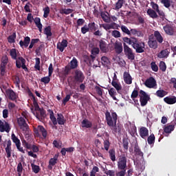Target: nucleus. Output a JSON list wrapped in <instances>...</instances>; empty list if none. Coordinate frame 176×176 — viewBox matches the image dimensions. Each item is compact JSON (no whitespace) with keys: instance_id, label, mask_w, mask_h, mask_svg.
Returning a JSON list of instances; mask_svg holds the SVG:
<instances>
[{"instance_id":"nucleus-34","label":"nucleus","mask_w":176,"mask_h":176,"mask_svg":"<svg viewBox=\"0 0 176 176\" xmlns=\"http://www.w3.org/2000/svg\"><path fill=\"white\" fill-rule=\"evenodd\" d=\"M30 96L32 97L33 98V104L35 109V111H41L42 109L39 108V104H38V102L36 101V99L35 98V96H34V94L32 92L30 94Z\"/></svg>"},{"instance_id":"nucleus-24","label":"nucleus","mask_w":176,"mask_h":176,"mask_svg":"<svg viewBox=\"0 0 176 176\" xmlns=\"http://www.w3.org/2000/svg\"><path fill=\"white\" fill-rule=\"evenodd\" d=\"M164 30L167 35H174V28H172L169 24L166 25L163 27Z\"/></svg>"},{"instance_id":"nucleus-59","label":"nucleus","mask_w":176,"mask_h":176,"mask_svg":"<svg viewBox=\"0 0 176 176\" xmlns=\"http://www.w3.org/2000/svg\"><path fill=\"white\" fill-rule=\"evenodd\" d=\"M161 3H162V5L167 8L171 6V1H170V0H161Z\"/></svg>"},{"instance_id":"nucleus-32","label":"nucleus","mask_w":176,"mask_h":176,"mask_svg":"<svg viewBox=\"0 0 176 176\" xmlns=\"http://www.w3.org/2000/svg\"><path fill=\"white\" fill-rule=\"evenodd\" d=\"M34 23L36 24V26L37 28H38L39 32H42V28H43V25L41 23V18L36 17L34 20Z\"/></svg>"},{"instance_id":"nucleus-22","label":"nucleus","mask_w":176,"mask_h":176,"mask_svg":"<svg viewBox=\"0 0 176 176\" xmlns=\"http://www.w3.org/2000/svg\"><path fill=\"white\" fill-rule=\"evenodd\" d=\"M164 102L168 104V105H173V104L176 103V97L175 96H167L164 98Z\"/></svg>"},{"instance_id":"nucleus-27","label":"nucleus","mask_w":176,"mask_h":176,"mask_svg":"<svg viewBox=\"0 0 176 176\" xmlns=\"http://www.w3.org/2000/svg\"><path fill=\"white\" fill-rule=\"evenodd\" d=\"M99 46L101 52H103V53H107V52H108V47H107V42H105L104 40H100L99 41Z\"/></svg>"},{"instance_id":"nucleus-19","label":"nucleus","mask_w":176,"mask_h":176,"mask_svg":"<svg viewBox=\"0 0 176 176\" xmlns=\"http://www.w3.org/2000/svg\"><path fill=\"white\" fill-rule=\"evenodd\" d=\"M124 81L126 85H131L133 83V79L129 72H125L123 75Z\"/></svg>"},{"instance_id":"nucleus-30","label":"nucleus","mask_w":176,"mask_h":176,"mask_svg":"<svg viewBox=\"0 0 176 176\" xmlns=\"http://www.w3.org/2000/svg\"><path fill=\"white\" fill-rule=\"evenodd\" d=\"M44 34H45V35L47 36V40L50 41V39H51L50 36H52V35H53V34L52 33V27L47 26L46 28H45Z\"/></svg>"},{"instance_id":"nucleus-42","label":"nucleus","mask_w":176,"mask_h":176,"mask_svg":"<svg viewBox=\"0 0 176 176\" xmlns=\"http://www.w3.org/2000/svg\"><path fill=\"white\" fill-rule=\"evenodd\" d=\"M131 35H137V36H142V32L137 30V29H131Z\"/></svg>"},{"instance_id":"nucleus-52","label":"nucleus","mask_w":176,"mask_h":176,"mask_svg":"<svg viewBox=\"0 0 176 176\" xmlns=\"http://www.w3.org/2000/svg\"><path fill=\"white\" fill-rule=\"evenodd\" d=\"M72 12H74V10L71 9V8H67V9H62L60 11V13L61 14H70V13H72Z\"/></svg>"},{"instance_id":"nucleus-39","label":"nucleus","mask_w":176,"mask_h":176,"mask_svg":"<svg viewBox=\"0 0 176 176\" xmlns=\"http://www.w3.org/2000/svg\"><path fill=\"white\" fill-rule=\"evenodd\" d=\"M109 155L112 162L116 161V156L115 155V150L113 148H111L109 151Z\"/></svg>"},{"instance_id":"nucleus-17","label":"nucleus","mask_w":176,"mask_h":176,"mask_svg":"<svg viewBox=\"0 0 176 176\" xmlns=\"http://www.w3.org/2000/svg\"><path fill=\"white\" fill-rule=\"evenodd\" d=\"M148 45L151 49H156L157 47V41H156V38L155 37H149Z\"/></svg>"},{"instance_id":"nucleus-15","label":"nucleus","mask_w":176,"mask_h":176,"mask_svg":"<svg viewBox=\"0 0 176 176\" xmlns=\"http://www.w3.org/2000/svg\"><path fill=\"white\" fill-rule=\"evenodd\" d=\"M115 52L117 54H120L123 52V45L122 42L116 41L113 44Z\"/></svg>"},{"instance_id":"nucleus-50","label":"nucleus","mask_w":176,"mask_h":176,"mask_svg":"<svg viewBox=\"0 0 176 176\" xmlns=\"http://www.w3.org/2000/svg\"><path fill=\"white\" fill-rule=\"evenodd\" d=\"M122 145L124 151H129V139L124 138L122 140Z\"/></svg>"},{"instance_id":"nucleus-61","label":"nucleus","mask_w":176,"mask_h":176,"mask_svg":"<svg viewBox=\"0 0 176 176\" xmlns=\"http://www.w3.org/2000/svg\"><path fill=\"white\" fill-rule=\"evenodd\" d=\"M0 75L5 76L6 75V66L0 65Z\"/></svg>"},{"instance_id":"nucleus-2","label":"nucleus","mask_w":176,"mask_h":176,"mask_svg":"<svg viewBox=\"0 0 176 176\" xmlns=\"http://www.w3.org/2000/svg\"><path fill=\"white\" fill-rule=\"evenodd\" d=\"M47 112L50 113V118L52 120L54 126H56L57 123L60 125H63L65 123V120H64V116H63V114L58 113V118L56 119L54 116V112H53V110L48 109Z\"/></svg>"},{"instance_id":"nucleus-14","label":"nucleus","mask_w":176,"mask_h":176,"mask_svg":"<svg viewBox=\"0 0 176 176\" xmlns=\"http://www.w3.org/2000/svg\"><path fill=\"white\" fill-rule=\"evenodd\" d=\"M39 131L40 133H41L44 138H46L47 137V131H46L43 126L39 125L38 126V129L34 130V133L37 135H39Z\"/></svg>"},{"instance_id":"nucleus-55","label":"nucleus","mask_w":176,"mask_h":176,"mask_svg":"<svg viewBox=\"0 0 176 176\" xmlns=\"http://www.w3.org/2000/svg\"><path fill=\"white\" fill-rule=\"evenodd\" d=\"M41 82L45 85L49 84L50 82V76H49V74L48 76L41 78Z\"/></svg>"},{"instance_id":"nucleus-44","label":"nucleus","mask_w":176,"mask_h":176,"mask_svg":"<svg viewBox=\"0 0 176 176\" xmlns=\"http://www.w3.org/2000/svg\"><path fill=\"white\" fill-rule=\"evenodd\" d=\"M88 27L89 28L90 31H97L98 28V25H96V23L92 22L88 24Z\"/></svg>"},{"instance_id":"nucleus-1","label":"nucleus","mask_w":176,"mask_h":176,"mask_svg":"<svg viewBox=\"0 0 176 176\" xmlns=\"http://www.w3.org/2000/svg\"><path fill=\"white\" fill-rule=\"evenodd\" d=\"M105 118L106 122L108 126L111 127V130H113L114 133H120V126H116L118 122V114H116V112H112L111 116V113L107 111L105 112Z\"/></svg>"},{"instance_id":"nucleus-45","label":"nucleus","mask_w":176,"mask_h":176,"mask_svg":"<svg viewBox=\"0 0 176 176\" xmlns=\"http://www.w3.org/2000/svg\"><path fill=\"white\" fill-rule=\"evenodd\" d=\"M123 41L126 43H129V45H131V46H133L134 41H135V38H129L128 37H124Z\"/></svg>"},{"instance_id":"nucleus-31","label":"nucleus","mask_w":176,"mask_h":176,"mask_svg":"<svg viewBox=\"0 0 176 176\" xmlns=\"http://www.w3.org/2000/svg\"><path fill=\"white\" fill-rule=\"evenodd\" d=\"M154 37L158 43H163V36H162L159 31L154 32Z\"/></svg>"},{"instance_id":"nucleus-43","label":"nucleus","mask_w":176,"mask_h":176,"mask_svg":"<svg viewBox=\"0 0 176 176\" xmlns=\"http://www.w3.org/2000/svg\"><path fill=\"white\" fill-rule=\"evenodd\" d=\"M11 140H12V142H14V144H15V145H17V144L21 143L20 142L19 138H17L16 136V135H14V133H12V135H11Z\"/></svg>"},{"instance_id":"nucleus-58","label":"nucleus","mask_w":176,"mask_h":176,"mask_svg":"<svg viewBox=\"0 0 176 176\" xmlns=\"http://www.w3.org/2000/svg\"><path fill=\"white\" fill-rule=\"evenodd\" d=\"M99 53H100V49H98V47H94L91 50V56H94L96 60V58L97 57V54H98Z\"/></svg>"},{"instance_id":"nucleus-18","label":"nucleus","mask_w":176,"mask_h":176,"mask_svg":"<svg viewBox=\"0 0 176 176\" xmlns=\"http://www.w3.org/2000/svg\"><path fill=\"white\" fill-rule=\"evenodd\" d=\"M84 58V63H86V64H88V65H91L96 60L94 56H89V55H85L83 56Z\"/></svg>"},{"instance_id":"nucleus-20","label":"nucleus","mask_w":176,"mask_h":176,"mask_svg":"<svg viewBox=\"0 0 176 176\" xmlns=\"http://www.w3.org/2000/svg\"><path fill=\"white\" fill-rule=\"evenodd\" d=\"M82 129H91L93 127V122L87 119H84L81 122Z\"/></svg>"},{"instance_id":"nucleus-21","label":"nucleus","mask_w":176,"mask_h":176,"mask_svg":"<svg viewBox=\"0 0 176 176\" xmlns=\"http://www.w3.org/2000/svg\"><path fill=\"white\" fill-rule=\"evenodd\" d=\"M30 42H31V38H30V36H26L24 38L23 41V40H21L19 41V45L21 47H27L30 45Z\"/></svg>"},{"instance_id":"nucleus-23","label":"nucleus","mask_w":176,"mask_h":176,"mask_svg":"<svg viewBox=\"0 0 176 176\" xmlns=\"http://www.w3.org/2000/svg\"><path fill=\"white\" fill-rule=\"evenodd\" d=\"M111 85L113 87L115 88V90L117 91V93H118V94H120V93L122 92V85L120 84V82H118V81H112Z\"/></svg>"},{"instance_id":"nucleus-57","label":"nucleus","mask_w":176,"mask_h":176,"mask_svg":"<svg viewBox=\"0 0 176 176\" xmlns=\"http://www.w3.org/2000/svg\"><path fill=\"white\" fill-rule=\"evenodd\" d=\"M150 5L153 9V10H155V12H158L159 10V5H157V3H155L154 1H151L150 3Z\"/></svg>"},{"instance_id":"nucleus-53","label":"nucleus","mask_w":176,"mask_h":176,"mask_svg":"<svg viewBox=\"0 0 176 176\" xmlns=\"http://www.w3.org/2000/svg\"><path fill=\"white\" fill-rule=\"evenodd\" d=\"M14 39H16V32L12 33V34L9 36L8 38L9 43H14Z\"/></svg>"},{"instance_id":"nucleus-35","label":"nucleus","mask_w":176,"mask_h":176,"mask_svg":"<svg viewBox=\"0 0 176 176\" xmlns=\"http://www.w3.org/2000/svg\"><path fill=\"white\" fill-rule=\"evenodd\" d=\"M57 164V158H51L49 161V165L47 166L49 170H53V166Z\"/></svg>"},{"instance_id":"nucleus-25","label":"nucleus","mask_w":176,"mask_h":176,"mask_svg":"<svg viewBox=\"0 0 176 176\" xmlns=\"http://www.w3.org/2000/svg\"><path fill=\"white\" fill-rule=\"evenodd\" d=\"M124 0H118L113 6V9L114 10H119V9H122L123 5H124Z\"/></svg>"},{"instance_id":"nucleus-29","label":"nucleus","mask_w":176,"mask_h":176,"mask_svg":"<svg viewBox=\"0 0 176 176\" xmlns=\"http://www.w3.org/2000/svg\"><path fill=\"white\" fill-rule=\"evenodd\" d=\"M109 94L114 101H119L118 98H116V96H118V93L116 92V89L115 88H111L109 89Z\"/></svg>"},{"instance_id":"nucleus-48","label":"nucleus","mask_w":176,"mask_h":176,"mask_svg":"<svg viewBox=\"0 0 176 176\" xmlns=\"http://www.w3.org/2000/svg\"><path fill=\"white\" fill-rule=\"evenodd\" d=\"M10 56H11V57L13 60H17V52L16 51V49L10 50Z\"/></svg>"},{"instance_id":"nucleus-6","label":"nucleus","mask_w":176,"mask_h":176,"mask_svg":"<svg viewBox=\"0 0 176 176\" xmlns=\"http://www.w3.org/2000/svg\"><path fill=\"white\" fill-rule=\"evenodd\" d=\"M17 123L19 126V128L22 131H25V133H27L30 130V126H28V124H27V122L25 121V118L24 117H19L17 118Z\"/></svg>"},{"instance_id":"nucleus-63","label":"nucleus","mask_w":176,"mask_h":176,"mask_svg":"<svg viewBox=\"0 0 176 176\" xmlns=\"http://www.w3.org/2000/svg\"><path fill=\"white\" fill-rule=\"evenodd\" d=\"M39 38H32L30 42V45H29V49H32L34 47V45L38 43L39 42Z\"/></svg>"},{"instance_id":"nucleus-40","label":"nucleus","mask_w":176,"mask_h":176,"mask_svg":"<svg viewBox=\"0 0 176 176\" xmlns=\"http://www.w3.org/2000/svg\"><path fill=\"white\" fill-rule=\"evenodd\" d=\"M156 96L157 97H160V98H163V97H164V96H167V91L162 89V90H157L156 91Z\"/></svg>"},{"instance_id":"nucleus-36","label":"nucleus","mask_w":176,"mask_h":176,"mask_svg":"<svg viewBox=\"0 0 176 176\" xmlns=\"http://www.w3.org/2000/svg\"><path fill=\"white\" fill-rule=\"evenodd\" d=\"M134 152L135 155H138V156H140L141 157H144V153L141 151V148H140V146L138 144H135L134 146Z\"/></svg>"},{"instance_id":"nucleus-5","label":"nucleus","mask_w":176,"mask_h":176,"mask_svg":"<svg viewBox=\"0 0 176 176\" xmlns=\"http://www.w3.org/2000/svg\"><path fill=\"white\" fill-rule=\"evenodd\" d=\"M74 83H83V80H85V74L83 72L79 69H76L74 71Z\"/></svg>"},{"instance_id":"nucleus-9","label":"nucleus","mask_w":176,"mask_h":176,"mask_svg":"<svg viewBox=\"0 0 176 176\" xmlns=\"http://www.w3.org/2000/svg\"><path fill=\"white\" fill-rule=\"evenodd\" d=\"M5 131L6 133H9V131H10V125L8 122L0 120V132L3 133Z\"/></svg>"},{"instance_id":"nucleus-49","label":"nucleus","mask_w":176,"mask_h":176,"mask_svg":"<svg viewBox=\"0 0 176 176\" xmlns=\"http://www.w3.org/2000/svg\"><path fill=\"white\" fill-rule=\"evenodd\" d=\"M159 68L162 72H166V69H167V65H166V63H164V61H161L159 65Z\"/></svg>"},{"instance_id":"nucleus-51","label":"nucleus","mask_w":176,"mask_h":176,"mask_svg":"<svg viewBox=\"0 0 176 176\" xmlns=\"http://www.w3.org/2000/svg\"><path fill=\"white\" fill-rule=\"evenodd\" d=\"M31 166H32V170L33 173H34L35 174H38V173L41 171V168L39 167V166L35 165L34 164H32Z\"/></svg>"},{"instance_id":"nucleus-3","label":"nucleus","mask_w":176,"mask_h":176,"mask_svg":"<svg viewBox=\"0 0 176 176\" xmlns=\"http://www.w3.org/2000/svg\"><path fill=\"white\" fill-rule=\"evenodd\" d=\"M117 166L118 170L127 169V157H126L125 154H122L118 157Z\"/></svg>"},{"instance_id":"nucleus-62","label":"nucleus","mask_w":176,"mask_h":176,"mask_svg":"<svg viewBox=\"0 0 176 176\" xmlns=\"http://www.w3.org/2000/svg\"><path fill=\"white\" fill-rule=\"evenodd\" d=\"M111 35L114 38H120L122 36V34H120V32L118 30H113L111 32Z\"/></svg>"},{"instance_id":"nucleus-28","label":"nucleus","mask_w":176,"mask_h":176,"mask_svg":"<svg viewBox=\"0 0 176 176\" xmlns=\"http://www.w3.org/2000/svg\"><path fill=\"white\" fill-rule=\"evenodd\" d=\"M109 14V13H108V12L102 11L100 12L101 18L102 19L103 21H104V23H109V21H111V18H109L108 16Z\"/></svg>"},{"instance_id":"nucleus-56","label":"nucleus","mask_w":176,"mask_h":176,"mask_svg":"<svg viewBox=\"0 0 176 176\" xmlns=\"http://www.w3.org/2000/svg\"><path fill=\"white\" fill-rule=\"evenodd\" d=\"M101 61L102 65H104V67L109 64V59L107 56H102Z\"/></svg>"},{"instance_id":"nucleus-4","label":"nucleus","mask_w":176,"mask_h":176,"mask_svg":"<svg viewBox=\"0 0 176 176\" xmlns=\"http://www.w3.org/2000/svg\"><path fill=\"white\" fill-rule=\"evenodd\" d=\"M132 47L135 49L136 53H144L145 52V43L139 41L138 39L135 38V41L132 44Z\"/></svg>"},{"instance_id":"nucleus-7","label":"nucleus","mask_w":176,"mask_h":176,"mask_svg":"<svg viewBox=\"0 0 176 176\" xmlns=\"http://www.w3.org/2000/svg\"><path fill=\"white\" fill-rule=\"evenodd\" d=\"M140 101L141 107H145L148 104V101L151 100V96L143 90L140 91Z\"/></svg>"},{"instance_id":"nucleus-16","label":"nucleus","mask_w":176,"mask_h":176,"mask_svg":"<svg viewBox=\"0 0 176 176\" xmlns=\"http://www.w3.org/2000/svg\"><path fill=\"white\" fill-rule=\"evenodd\" d=\"M139 134L143 140H146V137L149 135V130L145 126H142L139 130Z\"/></svg>"},{"instance_id":"nucleus-38","label":"nucleus","mask_w":176,"mask_h":176,"mask_svg":"<svg viewBox=\"0 0 176 176\" xmlns=\"http://www.w3.org/2000/svg\"><path fill=\"white\" fill-rule=\"evenodd\" d=\"M70 68L72 69H76V68H78V60L76 58L74 57L70 61Z\"/></svg>"},{"instance_id":"nucleus-26","label":"nucleus","mask_w":176,"mask_h":176,"mask_svg":"<svg viewBox=\"0 0 176 176\" xmlns=\"http://www.w3.org/2000/svg\"><path fill=\"white\" fill-rule=\"evenodd\" d=\"M146 13L148 16H149V17H151V19H157V17H159V15H157V12L155 10H153L152 8L148 9Z\"/></svg>"},{"instance_id":"nucleus-41","label":"nucleus","mask_w":176,"mask_h":176,"mask_svg":"<svg viewBox=\"0 0 176 176\" xmlns=\"http://www.w3.org/2000/svg\"><path fill=\"white\" fill-rule=\"evenodd\" d=\"M174 131V125H168L165 126L164 129V131L166 134H170V133H171V131Z\"/></svg>"},{"instance_id":"nucleus-12","label":"nucleus","mask_w":176,"mask_h":176,"mask_svg":"<svg viewBox=\"0 0 176 176\" xmlns=\"http://www.w3.org/2000/svg\"><path fill=\"white\" fill-rule=\"evenodd\" d=\"M6 95L8 97L11 101H16L17 100V94L12 89H8L6 90Z\"/></svg>"},{"instance_id":"nucleus-10","label":"nucleus","mask_w":176,"mask_h":176,"mask_svg":"<svg viewBox=\"0 0 176 176\" xmlns=\"http://www.w3.org/2000/svg\"><path fill=\"white\" fill-rule=\"evenodd\" d=\"M144 85L148 89H153L156 86V80L153 77H149L146 80Z\"/></svg>"},{"instance_id":"nucleus-47","label":"nucleus","mask_w":176,"mask_h":176,"mask_svg":"<svg viewBox=\"0 0 176 176\" xmlns=\"http://www.w3.org/2000/svg\"><path fill=\"white\" fill-rule=\"evenodd\" d=\"M46 118V111L45 109H41L40 111V117H37L38 120H45V118Z\"/></svg>"},{"instance_id":"nucleus-60","label":"nucleus","mask_w":176,"mask_h":176,"mask_svg":"<svg viewBox=\"0 0 176 176\" xmlns=\"http://www.w3.org/2000/svg\"><path fill=\"white\" fill-rule=\"evenodd\" d=\"M151 67L152 71L154 72H157V71H159V67L156 65V62H151Z\"/></svg>"},{"instance_id":"nucleus-37","label":"nucleus","mask_w":176,"mask_h":176,"mask_svg":"<svg viewBox=\"0 0 176 176\" xmlns=\"http://www.w3.org/2000/svg\"><path fill=\"white\" fill-rule=\"evenodd\" d=\"M155 140H156V138L155 137V134L151 133L147 138V142H148V145H153L155 144Z\"/></svg>"},{"instance_id":"nucleus-64","label":"nucleus","mask_w":176,"mask_h":176,"mask_svg":"<svg viewBox=\"0 0 176 176\" xmlns=\"http://www.w3.org/2000/svg\"><path fill=\"white\" fill-rule=\"evenodd\" d=\"M121 30L124 34H126V35H131L130 30L126 26L122 25L121 26Z\"/></svg>"},{"instance_id":"nucleus-13","label":"nucleus","mask_w":176,"mask_h":176,"mask_svg":"<svg viewBox=\"0 0 176 176\" xmlns=\"http://www.w3.org/2000/svg\"><path fill=\"white\" fill-rule=\"evenodd\" d=\"M68 46V41L66 39H63L61 42H58L56 45V49L59 50L61 53L64 52L65 47Z\"/></svg>"},{"instance_id":"nucleus-54","label":"nucleus","mask_w":176,"mask_h":176,"mask_svg":"<svg viewBox=\"0 0 176 176\" xmlns=\"http://www.w3.org/2000/svg\"><path fill=\"white\" fill-rule=\"evenodd\" d=\"M34 68L35 69H37V71H41V58H36Z\"/></svg>"},{"instance_id":"nucleus-11","label":"nucleus","mask_w":176,"mask_h":176,"mask_svg":"<svg viewBox=\"0 0 176 176\" xmlns=\"http://www.w3.org/2000/svg\"><path fill=\"white\" fill-rule=\"evenodd\" d=\"M16 68H23V69H28L27 66L25 65V59L22 56L18 57L17 60H16Z\"/></svg>"},{"instance_id":"nucleus-33","label":"nucleus","mask_w":176,"mask_h":176,"mask_svg":"<svg viewBox=\"0 0 176 176\" xmlns=\"http://www.w3.org/2000/svg\"><path fill=\"white\" fill-rule=\"evenodd\" d=\"M168 54H170L168 50H163L158 54V57L159 58H167Z\"/></svg>"},{"instance_id":"nucleus-46","label":"nucleus","mask_w":176,"mask_h":176,"mask_svg":"<svg viewBox=\"0 0 176 176\" xmlns=\"http://www.w3.org/2000/svg\"><path fill=\"white\" fill-rule=\"evenodd\" d=\"M8 63H9V58H8V56L5 55V56H2L1 63L0 65L6 67V65H8Z\"/></svg>"},{"instance_id":"nucleus-8","label":"nucleus","mask_w":176,"mask_h":176,"mask_svg":"<svg viewBox=\"0 0 176 176\" xmlns=\"http://www.w3.org/2000/svg\"><path fill=\"white\" fill-rule=\"evenodd\" d=\"M124 53L126 56L128 60H134L135 58V55L133 52V50L126 45V43H124Z\"/></svg>"}]
</instances>
